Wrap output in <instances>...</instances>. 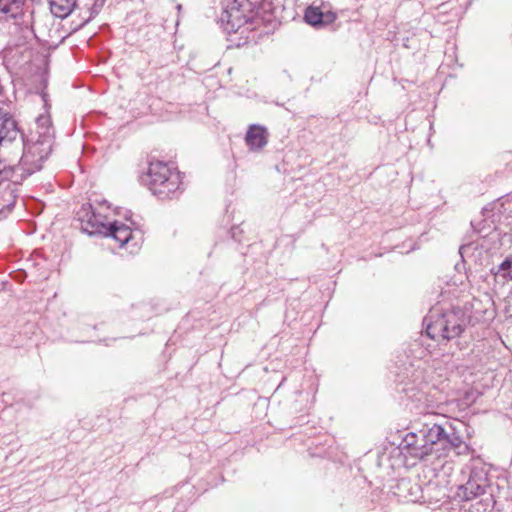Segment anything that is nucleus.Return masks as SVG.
<instances>
[{
    "mask_svg": "<svg viewBox=\"0 0 512 512\" xmlns=\"http://www.w3.org/2000/svg\"><path fill=\"white\" fill-rule=\"evenodd\" d=\"M54 132L50 115L42 114L36 119L35 130L31 131L29 138L24 143L23 155L19 165L15 167L0 168V182L14 181L16 170H22L30 175L42 168L43 162L52 151Z\"/></svg>",
    "mask_w": 512,
    "mask_h": 512,
    "instance_id": "1",
    "label": "nucleus"
},
{
    "mask_svg": "<svg viewBox=\"0 0 512 512\" xmlns=\"http://www.w3.org/2000/svg\"><path fill=\"white\" fill-rule=\"evenodd\" d=\"M142 182L161 200L176 198L183 192L181 173L174 165L162 161L149 163Z\"/></svg>",
    "mask_w": 512,
    "mask_h": 512,
    "instance_id": "2",
    "label": "nucleus"
},
{
    "mask_svg": "<svg viewBox=\"0 0 512 512\" xmlns=\"http://www.w3.org/2000/svg\"><path fill=\"white\" fill-rule=\"evenodd\" d=\"M427 335L434 340L450 341L458 338L466 329L468 320L460 308L441 312L433 308L424 318Z\"/></svg>",
    "mask_w": 512,
    "mask_h": 512,
    "instance_id": "3",
    "label": "nucleus"
},
{
    "mask_svg": "<svg viewBox=\"0 0 512 512\" xmlns=\"http://www.w3.org/2000/svg\"><path fill=\"white\" fill-rule=\"evenodd\" d=\"M441 425L434 424L418 432L407 433L400 444L403 452L412 458L423 460L428 456L437 457V441L440 440Z\"/></svg>",
    "mask_w": 512,
    "mask_h": 512,
    "instance_id": "4",
    "label": "nucleus"
},
{
    "mask_svg": "<svg viewBox=\"0 0 512 512\" xmlns=\"http://www.w3.org/2000/svg\"><path fill=\"white\" fill-rule=\"evenodd\" d=\"M260 0H223L221 21L225 29L237 32L240 28L254 21L258 15Z\"/></svg>",
    "mask_w": 512,
    "mask_h": 512,
    "instance_id": "5",
    "label": "nucleus"
},
{
    "mask_svg": "<svg viewBox=\"0 0 512 512\" xmlns=\"http://www.w3.org/2000/svg\"><path fill=\"white\" fill-rule=\"evenodd\" d=\"M440 440L437 441V458L448 456L449 451L453 450L456 455H468L470 447L457 434H447L441 426Z\"/></svg>",
    "mask_w": 512,
    "mask_h": 512,
    "instance_id": "6",
    "label": "nucleus"
},
{
    "mask_svg": "<svg viewBox=\"0 0 512 512\" xmlns=\"http://www.w3.org/2000/svg\"><path fill=\"white\" fill-rule=\"evenodd\" d=\"M105 230L108 235L119 243L120 247H126L130 253H134L139 249V241L135 240V235L126 224L115 221Z\"/></svg>",
    "mask_w": 512,
    "mask_h": 512,
    "instance_id": "7",
    "label": "nucleus"
},
{
    "mask_svg": "<svg viewBox=\"0 0 512 512\" xmlns=\"http://www.w3.org/2000/svg\"><path fill=\"white\" fill-rule=\"evenodd\" d=\"M488 479L478 474H472L465 485L461 486L458 495L466 501L473 500L486 493Z\"/></svg>",
    "mask_w": 512,
    "mask_h": 512,
    "instance_id": "8",
    "label": "nucleus"
},
{
    "mask_svg": "<svg viewBox=\"0 0 512 512\" xmlns=\"http://www.w3.org/2000/svg\"><path fill=\"white\" fill-rule=\"evenodd\" d=\"M77 215L78 219L81 221V229L89 234L102 232V228H106L102 223L101 216L96 215L92 211L90 204H84Z\"/></svg>",
    "mask_w": 512,
    "mask_h": 512,
    "instance_id": "9",
    "label": "nucleus"
},
{
    "mask_svg": "<svg viewBox=\"0 0 512 512\" xmlns=\"http://www.w3.org/2000/svg\"><path fill=\"white\" fill-rule=\"evenodd\" d=\"M325 8L324 4L321 6H309L304 14L305 21L314 27L333 23L337 18L336 13Z\"/></svg>",
    "mask_w": 512,
    "mask_h": 512,
    "instance_id": "10",
    "label": "nucleus"
},
{
    "mask_svg": "<svg viewBox=\"0 0 512 512\" xmlns=\"http://www.w3.org/2000/svg\"><path fill=\"white\" fill-rule=\"evenodd\" d=\"M20 131L9 112L0 108V144L14 141Z\"/></svg>",
    "mask_w": 512,
    "mask_h": 512,
    "instance_id": "11",
    "label": "nucleus"
},
{
    "mask_svg": "<svg viewBox=\"0 0 512 512\" xmlns=\"http://www.w3.org/2000/svg\"><path fill=\"white\" fill-rule=\"evenodd\" d=\"M268 131L261 125H250L246 133L245 141L252 151H259L268 143Z\"/></svg>",
    "mask_w": 512,
    "mask_h": 512,
    "instance_id": "12",
    "label": "nucleus"
},
{
    "mask_svg": "<svg viewBox=\"0 0 512 512\" xmlns=\"http://www.w3.org/2000/svg\"><path fill=\"white\" fill-rule=\"evenodd\" d=\"M25 0H0V19H16L22 14Z\"/></svg>",
    "mask_w": 512,
    "mask_h": 512,
    "instance_id": "13",
    "label": "nucleus"
},
{
    "mask_svg": "<svg viewBox=\"0 0 512 512\" xmlns=\"http://www.w3.org/2000/svg\"><path fill=\"white\" fill-rule=\"evenodd\" d=\"M75 6L76 0H50V10L59 18L69 16Z\"/></svg>",
    "mask_w": 512,
    "mask_h": 512,
    "instance_id": "14",
    "label": "nucleus"
},
{
    "mask_svg": "<svg viewBox=\"0 0 512 512\" xmlns=\"http://www.w3.org/2000/svg\"><path fill=\"white\" fill-rule=\"evenodd\" d=\"M491 271L497 280L512 281V256L506 257L501 264L492 268Z\"/></svg>",
    "mask_w": 512,
    "mask_h": 512,
    "instance_id": "15",
    "label": "nucleus"
},
{
    "mask_svg": "<svg viewBox=\"0 0 512 512\" xmlns=\"http://www.w3.org/2000/svg\"><path fill=\"white\" fill-rule=\"evenodd\" d=\"M471 355H474L475 357H477L478 355L475 354V351L473 350Z\"/></svg>",
    "mask_w": 512,
    "mask_h": 512,
    "instance_id": "16",
    "label": "nucleus"
}]
</instances>
